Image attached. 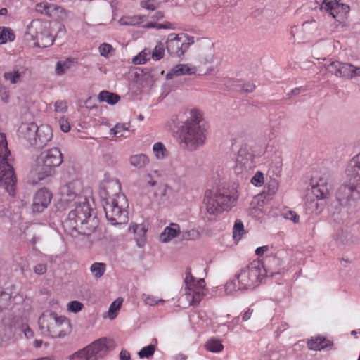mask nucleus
<instances>
[{
    "mask_svg": "<svg viewBox=\"0 0 360 360\" xmlns=\"http://www.w3.org/2000/svg\"><path fill=\"white\" fill-rule=\"evenodd\" d=\"M77 61L75 58H68L65 60L58 61L56 66V73L58 75H62L65 73L68 70H69L71 68H72Z\"/></svg>",
    "mask_w": 360,
    "mask_h": 360,
    "instance_id": "nucleus-28",
    "label": "nucleus"
},
{
    "mask_svg": "<svg viewBox=\"0 0 360 360\" xmlns=\"http://www.w3.org/2000/svg\"><path fill=\"white\" fill-rule=\"evenodd\" d=\"M144 301L146 304H149V305H155L158 302H163L162 300H155L154 297H150L149 295L146 296L145 298H144Z\"/></svg>",
    "mask_w": 360,
    "mask_h": 360,
    "instance_id": "nucleus-59",
    "label": "nucleus"
},
{
    "mask_svg": "<svg viewBox=\"0 0 360 360\" xmlns=\"http://www.w3.org/2000/svg\"><path fill=\"white\" fill-rule=\"evenodd\" d=\"M244 233L245 231L243 224L240 220L237 219L235 221L233 229V238L234 240L238 242Z\"/></svg>",
    "mask_w": 360,
    "mask_h": 360,
    "instance_id": "nucleus-37",
    "label": "nucleus"
},
{
    "mask_svg": "<svg viewBox=\"0 0 360 360\" xmlns=\"http://www.w3.org/2000/svg\"><path fill=\"white\" fill-rule=\"evenodd\" d=\"M336 199L341 206L353 207L360 199V187L354 184H343L337 190Z\"/></svg>",
    "mask_w": 360,
    "mask_h": 360,
    "instance_id": "nucleus-14",
    "label": "nucleus"
},
{
    "mask_svg": "<svg viewBox=\"0 0 360 360\" xmlns=\"http://www.w3.org/2000/svg\"><path fill=\"white\" fill-rule=\"evenodd\" d=\"M11 290L6 288L5 290L1 291L0 293V302L4 306H7L11 298Z\"/></svg>",
    "mask_w": 360,
    "mask_h": 360,
    "instance_id": "nucleus-46",
    "label": "nucleus"
},
{
    "mask_svg": "<svg viewBox=\"0 0 360 360\" xmlns=\"http://www.w3.org/2000/svg\"><path fill=\"white\" fill-rule=\"evenodd\" d=\"M46 6V1L41 2V3H39V4H36L35 9H36L37 12L40 13L41 14H44V15Z\"/></svg>",
    "mask_w": 360,
    "mask_h": 360,
    "instance_id": "nucleus-58",
    "label": "nucleus"
},
{
    "mask_svg": "<svg viewBox=\"0 0 360 360\" xmlns=\"http://www.w3.org/2000/svg\"><path fill=\"white\" fill-rule=\"evenodd\" d=\"M59 126L60 129L64 132H68L70 129V125L68 121L63 117L59 120Z\"/></svg>",
    "mask_w": 360,
    "mask_h": 360,
    "instance_id": "nucleus-55",
    "label": "nucleus"
},
{
    "mask_svg": "<svg viewBox=\"0 0 360 360\" xmlns=\"http://www.w3.org/2000/svg\"><path fill=\"white\" fill-rule=\"evenodd\" d=\"M38 323L41 333L52 338L64 337L70 332V321L55 312L44 311L39 317Z\"/></svg>",
    "mask_w": 360,
    "mask_h": 360,
    "instance_id": "nucleus-4",
    "label": "nucleus"
},
{
    "mask_svg": "<svg viewBox=\"0 0 360 360\" xmlns=\"http://www.w3.org/2000/svg\"><path fill=\"white\" fill-rule=\"evenodd\" d=\"M140 6L149 11H155L157 8L156 1L143 0L140 2Z\"/></svg>",
    "mask_w": 360,
    "mask_h": 360,
    "instance_id": "nucleus-49",
    "label": "nucleus"
},
{
    "mask_svg": "<svg viewBox=\"0 0 360 360\" xmlns=\"http://www.w3.org/2000/svg\"><path fill=\"white\" fill-rule=\"evenodd\" d=\"M198 60L201 64L212 63L214 61L213 45L208 46L207 49L202 50L198 56Z\"/></svg>",
    "mask_w": 360,
    "mask_h": 360,
    "instance_id": "nucleus-32",
    "label": "nucleus"
},
{
    "mask_svg": "<svg viewBox=\"0 0 360 360\" xmlns=\"http://www.w3.org/2000/svg\"><path fill=\"white\" fill-rule=\"evenodd\" d=\"M186 288L184 297L189 306H196L205 295V283L204 279L195 281L191 270L188 269L185 277Z\"/></svg>",
    "mask_w": 360,
    "mask_h": 360,
    "instance_id": "nucleus-9",
    "label": "nucleus"
},
{
    "mask_svg": "<svg viewBox=\"0 0 360 360\" xmlns=\"http://www.w3.org/2000/svg\"><path fill=\"white\" fill-rule=\"evenodd\" d=\"M112 50L111 45L103 43L99 46V52L102 56H107V55Z\"/></svg>",
    "mask_w": 360,
    "mask_h": 360,
    "instance_id": "nucleus-52",
    "label": "nucleus"
},
{
    "mask_svg": "<svg viewBox=\"0 0 360 360\" xmlns=\"http://www.w3.org/2000/svg\"><path fill=\"white\" fill-rule=\"evenodd\" d=\"M327 70L338 77L352 79L360 77V67L350 63L333 61L326 66Z\"/></svg>",
    "mask_w": 360,
    "mask_h": 360,
    "instance_id": "nucleus-16",
    "label": "nucleus"
},
{
    "mask_svg": "<svg viewBox=\"0 0 360 360\" xmlns=\"http://www.w3.org/2000/svg\"><path fill=\"white\" fill-rule=\"evenodd\" d=\"M206 137V129L200 112L191 110L189 117L179 128L181 143L184 145L186 149L195 151L204 145Z\"/></svg>",
    "mask_w": 360,
    "mask_h": 360,
    "instance_id": "nucleus-2",
    "label": "nucleus"
},
{
    "mask_svg": "<svg viewBox=\"0 0 360 360\" xmlns=\"http://www.w3.org/2000/svg\"><path fill=\"white\" fill-rule=\"evenodd\" d=\"M235 201V198L226 191L207 190L205 192L203 203L210 214L218 215L228 210Z\"/></svg>",
    "mask_w": 360,
    "mask_h": 360,
    "instance_id": "nucleus-6",
    "label": "nucleus"
},
{
    "mask_svg": "<svg viewBox=\"0 0 360 360\" xmlns=\"http://www.w3.org/2000/svg\"><path fill=\"white\" fill-rule=\"evenodd\" d=\"M278 182L276 179H271L270 181L267 184V186L266 190L264 191V194L265 195V198L273 196L278 191Z\"/></svg>",
    "mask_w": 360,
    "mask_h": 360,
    "instance_id": "nucleus-39",
    "label": "nucleus"
},
{
    "mask_svg": "<svg viewBox=\"0 0 360 360\" xmlns=\"http://www.w3.org/2000/svg\"><path fill=\"white\" fill-rule=\"evenodd\" d=\"M148 162V157L143 153L134 155L129 158L130 165L137 169L144 168Z\"/></svg>",
    "mask_w": 360,
    "mask_h": 360,
    "instance_id": "nucleus-31",
    "label": "nucleus"
},
{
    "mask_svg": "<svg viewBox=\"0 0 360 360\" xmlns=\"http://www.w3.org/2000/svg\"><path fill=\"white\" fill-rule=\"evenodd\" d=\"M127 206V201L123 194H117L106 198L103 209L107 219L113 225L126 224L128 219L125 210Z\"/></svg>",
    "mask_w": 360,
    "mask_h": 360,
    "instance_id": "nucleus-7",
    "label": "nucleus"
},
{
    "mask_svg": "<svg viewBox=\"0 0 360 360\" xmlns=\"http://www.w3.org/2000/svg\"><path fill=\"white\" fill-rule=\"evenodd\" d=\"M146 28H157V29H162V28H167V26L164 24H157L155 22H148L146 25L143 26Z\"/></svg>",
    "mask_w": 360,
    "mask_h": 360,
    "instance_id": "nucleus-57",
    "label": "nucleus"
},
{
    "mask_svg": "<svg viewBox=\"0 0 360 360\" xmlns=\"http://www.w3.org/2000/svg\"><path fill=\"white\" fill-rule=\"evenodd\" d=\"M333 179L330 174L322 175L311 188L312 195L317 200L316 202L313 201V206H315L316 210L321 212L323 207L324 202H319L318 200H324L328 198L330 195V191L332 189Z\"/></svg>",
    "mask_w": 360,
    "mask_h": 360,
    "instance_id": "nucleus-12",
    "label": "nucleus"
},
{
    "mask_svg": "<svg viewBox=\"0 0 360 360\" xmlns=\"http://www.w3.org/2000/svg\"><path fill=\"white\" fill-rule=\"evenodd\" d=\"M197 72V68L191 64H178L173 67L166 75L167 79H171L174 77L182 75H192Z\"/></svg>",
    "mask_w": 360,
    "mask_h": 360,
    "instance_id": "nucleus-23",
    "label": "nucleus"
},
{
    "mask_svg": "<svg viewBox=\"0 0 360 360\" xmlns=\"http://www.w3.org/2000/svg\"><path fill=\"white\" fill-rule=\"evenodd\" d=\"M61 8L56 4L46 2L44 15L51 17L56 14Z\"/></svg>",
    "mask_w": 360,
    "mask_h": 360,
    "instance_id": "nucleus-47",
    "label": "nucleus"
},
{
    "mask_svg": "<svg viewBox=\"0 0 360 360\" xmlns=\"http://www.w3.org/2000/svg\"><path fill=\"white\" fill-rule=\"evenodd\" d=\"M206 348L210 352H218L222 350L223 345L219 340L211 339L207 342Z\"/></svg>",
    "mask_w": 360,
    "mask_h": 360,
    "instance_id": "nucleus-40",
    "label": "nucleus"
},
{
    "mask_svg": "<svg viewBox=\"0 0 360 360\" xmlns=\"http://www.w3.org/2000/svg\"><path fill=\"white\" fill-rule=\"evenodd\" d=\"M255 158L251 147L246 143L241 145L236 156L235 174L241 178L248 177L255 168Z\"/></svg>",
    "mask_w": 360,
    "mask_h": 360,
    "instance_id": "nucleus-8",
    "label": "nucleus"
},
{
    "mask_svg": "<svg viewBox=\"0 0 360 360\" xmlns=\"http://www.w3.org/2000/svg\"><path fill=\"white\" fill-rule=\"evenodd\" d=\"M37 127L38 126L34 122L22 123L18 129L19 135L26 139L31 146L34 134L37 131Z\"/></svg>",
    "mask_w": 360,
    "mask_h": 360,
    "instance_id": "nucleus-25",
    "label": "nucleus"
},
{
    "mask_svg": "<svg viewBox=\"0 0 360 360\" xmlns=\"http://www.w3.org/2000/svg\"><path fill=\"white\" fill-rule=\"evenodd\" d=\"M120 360H130V354L127 350H122L120 354Z\"/></svg>",
    "mask_w": 360,
    "mask_h": 360,
    "instance_id": "nucleus-64",
    "label": "nucleus"
},
{
    "mask_svg": "<svg viewBox=\"0 0 360 360\" xmlns=\"http://www.w3.org/2000/svg\"><path fill=\"white\" fill-rule=\"evenodd\" d=\"M334 239L338 244H344L349 240L350 235L343 230H339L336 232Z\"/></svg>",
    "mask_w": 360,
    "mask_h": 360,
    "instance_id": "nucleus-42",
    "label": "nucleus"
},
{
    "mask_svg": "<svg viewBox=\"0 0 360 360\" xmlns=\"http://www.w3.org/2000/svg\"><path fill=\"white\" fill-rule=\"evenodd\" d=\"M242 290V288H239V284L237 281V276H236L235 279L227 282L225 285V291L228 295H231L238 290Z\"/></svg>",
    "mask_w": 360,
    "mask_h": 360,
    "instance_id": "nucleus-41",
    "label": "nucleus"
},
{
    "mask_svg": "<svg viewBox=\"0 0 360 360\" xmlns=\"http://www.w3.org/2000/svg\"><path fill=\"white\" fill-rule=\"evenodd\" d=\"M47 271V265L46 264H38L34 267V272L38 275H42Z\"/></svg>",
    "mask_w": 360,
    "mask_h": 360,
    "instance_id": "nucleus-54",
    "label": "nucleus"
},
{
    "mask_svg": "<svg viewBox=\"0 0 360 360\" xmlns=\"http://www.w3.org/2000/svg\"><path fill=\"white\" fill-rule=\"evenodd\" d=\"M31 146L35 148H42L51 140L53 137L52 129L46 124H41L37 127V131Z\"/></svg>",
    "mask_w": 360,
    "mask_h": 360,
    "instance_id": "nucleus-19",
    "label": "nucleus"
},
{
    "mask_svg": "<svg viewBox=\"0 0 360 360\" xmlns=\"http://www.w3.org/2000/svg\"><path fill=\"white\" fill-rule=\"evenodd\" d=\"M345 175L349 183L360 187V153L353 157L347 163Z\"/></svg>",
    "mask_w": 360,
    "mask_h": 360,
    "instance_id": "nucleus-17",
    "label": "nucleus"
},
{
    "mask_svg": "<svg viewBox=\"0 0 360 360\" xmlns=\"http://www.w3.org/2000/svg\"><path fill=\"white\" fill-rule=\"evenodd\" d=\"M54 106H55V111L56 112L64 113L68 110L67 102L65 101H61V100L57 101L55 103Z\"/></svg>",
    "mask_w": 360,
    "mask_h": 360,
    "instance_id": "nucleus-50",
    "label": "nucleus"
},
{
    "mask_svg": "<svg viewBox=\"0 0 360 360\" xmlns=\"http://www.w3.org/2000/svg\"><path fill=\"white\" fill-rule=\"evenodd\" d=\"M106 264L102 262H94L90 267V271L94 277L96 279L100 278L105 272Z\"/></svg>",
    "mask_w": 360,
    "mask_h": 360,
    "instance_id": "nucleus-35",
    "label": "nucleus"
},
{
    "mask_svg": "<svg viewBox=\"0 0 360 360\" xmlns=\"http://www.w3.org/2000/svg\"><path fill=\"white\" fill-rule=\"evenodd\" d=\"M251 183L256 186H260L264 183V175L261 172H257L251 179Z\"/></svg>",
    "mask_w": 360,
    "mask_h": 360,
    "instance_id": "nucleus-51",
    "label": "nucleus"
},
{
    "mask_svg": "<svg viewBox=\"0 0 360 360\" xmlns=\"http://www.w3.org/2000/svg\"><path fill=\"white\" fill-rule=\"evenodd\" d=\"M128 130L126 124H117L115 127L110 129V134L116 136H122L123 132Z\"/></svg>",
    "mask_w": 360,
    "mask_h": 360,
    "instance_id": "nucleus-44",
    "label": "nucleus"
},
{
    "mask_svg": "<svg viewBox=\"0 0 360 360\" xmlns=\"http://www.w3.org/2000/svg\"><path fill=\"white\" fill-rule=\"evenodd\" d=\"M143 16H127L120 19L119 22L121 25L134 26L141 24L143 22Z\"/></svg>",
    "mask_w": 360,
    "mask_h": 360,
    "instance_id": "nucleus-36",
    "label": "nucleus"
},
{
    "mask_svg": "<svg viewBox=\"0 0 360 360\" xmlns=\"http://www.w3.org/2000/svg\"><path fill=\"white\" fill-rule=\"evenodd\" d=\"M27 70L28 68L27 67L16 65L11 70L4 72V78L11 84H15L22 82Z\"/></svg>",
    "mask_w": 360,
    "mask_h": 360,
    "instance_id": "nucleus-22",
    "label": "nucleus"
},
{
    "mask_svg": "<svg viewBox=\"0 0 360 360\" xmlns=\"http://www.w3.org/2000/svg\"><path fill=\"white\" fill-rule=\"evenodd\" d=\"M84 307V304L79 301H71L68 304V309L73 313L80 311Z\"/></svg>",
    "mask_w": 360,
    "mask_h": 360,
    "instance_id": "nucleus-48",
    "label": "nucleus"
},
{
    "mask_svg": "<svg viewBox=\"0 0 360 360\" xmlns=\"http://www.w3.org/2000/svg\"><path fill=\"white\" fill-rule=\"evenodd\" d=\"M52 198L51 193L46 188H41L37 191L33 198L32 208L34 212H43L50 204Z\"/></svg>",
    "mask_w": 360,
    "mask_h": 360,
    "instance_id": "nucleus-18",
    "label": "nucleus"
},
{
    "mask_svg": "<svg viewBox=\"0 0 360 360\" xmlns=\"http://www.w3.org/2000/svg\"><path fill=\"white\" fill-rule=\"evenodd\" d=\"M15 38V35L10 27H0V44L13 41Z\"/></svg>",
    "mask_w": 360,
    "mask_h": 360,
    "instance_id": "nucleus-34",
    "label": "nucleus"
},
{
    "mask_svg": "<svg viewBox=\"0 0 360 360\" xmlns=\"http://www.w3.org/2000/svg\"><path fill=\"white\" fill-rule=\"evenodd\" d=\"M193 43V41L189 39L186 34L172 33L168 35L166 48L170 55L180 57L184 54Z\"/></svg>",
    "mask_w": 360,
    "mask_h": 360,
    "instance_id": "nucleus-15",
    "label": "nucleus"
},
{
    "mask_svg": "<svg viewBox=\"0 0 360 360\" xmlns=\"http://www.w3.org/2000/svg\"><path fill=\"white\" fill-rule=\"evenodd\" d=\"M82 189V184L78 180L68 183L60 188L62 200L64 202H72L74 203L78 197H83L79 193Z\"/></svg>",
    "mask_w": 360,
    "mask_h": 360,
    "instance_id": "nucleus-20",
    "label": "nucleus"
},
{
    "mask_svg": "<svg viewBox=\"0 0 360 360\" xmlns=\"http://www.w3.org/2000/svg\"><path fill=\"white\" fill-rule=\"evenodd\" d=\"M6 135L0 133V188L10 195L14 196L17 179L13 167L8 162L10 151L8 149Z\"/></svg>",
    "mask_w": 360,
    "mask_h": 360,
    "instance_id": "nucleus-3",
    "label": "nucleus"
},
{
    "mask_svg": "<svg viewBox=\"0 0 360 360\" xmlns=\"http://www.w3.org/2000/svg\"><path fill=\"white\" fill-rule=\"evenodd\" d=\"M255 89V85L253 84H250V83L245 84L242 87L243 91H244L245 92H252Z\"/></svg>",
    "mask_w": 360,
    "mask_h": 360,
    "instance_id": "nucleus-60",
    "label": "nucleus"
},
{
    "mask_svg": "<svg viewBox=\"0 0 360 360\" xmlns=\"http://www.w3.org/2000/svg\"><path fill=\"white\" fill-rule=\"evenodd\" d=\"M145 61H146V59L141 54L135 56L133 58V63L136 65L143 64L145 63Z\"/></svg>",
    "mask_w": 360,
    "mask_h": 360,
    "instance_id": "nucleus-61",
    "label": "nucleus"
},
{
    "mask_svg": "<svg viewBox=\"0 0 360 360\" xmlns=\"http://www.w3.org/2000/svg\"><path fill=\"white\" fill-rule=\"evenodd\" d=\"M63 162V155L58 148H52L41 153L37 158L34 173L39 180H44L55 173V168Z\"/></svg>",
    "mask_w": 360,
    "mask_h": 360,
    "instance_id": "nucleus-5",
    "label": "nucleus"
},
{
    "mask_svg": "<svg viewBox=\"0 0 360 360\" xmlns=\"http://www.w3.org/2000/svg\"><path fill=\"white\" fill-rule=\"evenodd\" d=\"M130 229H132L134 233L136 245L139 248L143 247L146 241L147 228L146 226L144 224H134Z\"/></svg>",
    "mask_w": 360,
    "mask_h": 360,
    "instance_id": "nucleus-26",
    "label": "nucleus"
},
{
    "mask_svg": "<svg viewBox=\"0 0 360 360\" xmlns=\"http://www.w3.org/2000/svg\"><path fill=\"white\" fill-rule=\"evenodd\" d=\"M110 342V340L105 338H100L70 355L69 356L70 360H74L75 359L80 360L102 359L108 351V343Z\"/></svg>",
    "mask_w": 360,
    "mask_h": 360,
    "instance_id": "nucleus-10",
    "label": "nucleus"
},
{
    "mask_svg": "<svg viewBox=\"0 0 360 360\" xmlns=\"http://www.w3.org/2000/svg\"><path fill=\"white\" fill-rule=\"evenodd\" d=\"M153 150L155 157L159 160H162L167 156V150L160 142H157L153 145Z\"/></svg>",
    "mask_w": 360,
    "mask_h": 360,
    "instance_id": "nucleus-38",
    "label": "nucleus"
},
{
    "mask_svg": "<svg viewBox=\"0 0 360 360\" xmlns=\"http://www.w3.org/2000/svg\"><path fill=\"white\" fill-rule=\"evenodd\" d=\"M262 271L259 262L256 261L243 268L237 275L239 288L248 289L257 285L262 276Z\"/></svg>",
    "mask_w": 360,
    "mask_h": 360,
    "instance_id": "nucleus-11",
    "label": "nucleus"
},
{
    "mask_svg": "<svg viewBox=\"0 0 360 360\" xmlns=\"http://www.w3.org/2000/svg\"><path fill=\"white\" fill-rule=\"evenodd\" d=\"M122 302V298L118 297L110 304L108 311V316L110 320H113L117 317Z\"/></svg>",
    "mask_w": 360,
    "mask_h": 360,
    "instance_id": "nucleus-33",
    "label": "nucleus"
},
{
    "mask_svg": "<svg viewBox=\"0 0 360 360\" xmlns=\"http://www.w3.org/2000/svg\"><path fill=\"white\" fill-rule=\"evenodd\" d=\"M165 53V48L162 43H159L156 45L155 47L153 53H152V58L154 60H160L164 56Z\"/></svg>",
    "mask_w": 360,
    "mask_h": 360,
    "instance_id": "nucleus-45",
    "label": "nucleus"
},
{
    "mask_svg": "<svg viewBox=\"0 0 360 360\" xmlns=\"http://www.w3.org/2000/svg\"><path fill=\"white\" fill-rule=\"evenodd\" d=\"M155 346L153 345H149L145 347H143V349H141L139 352L138 353V355L139 356V358L141 359H148L150 358V356H153V354H154L155 352Z\"/></svg>",
    "mask_w": 360,
    "mask_h": 360,
    "instance_id": "nucleus-43",
    "label": "nucleus"
},
{
    "mask_svg": "<svg viewBox=\"0 0 360 360\" xmlns=\"http://www.w3.org/2000/svg\"><path fill=\"white\" fill-rule=\"evenodd\" d=\"M269 250V247L267 245L259 247L256 249L255 253L258 256H262L264 252Z\"/></svg>",
    "mask_w": 360,
    "mask_h": 360,
    "instance_id": "nucleus-62",
    "label": "nucleus"
},
{
    "mask_svg": "<svg viewBox=\"0 0 360 360\" xmlns=\"http://www.w3.org/2000/svg\"><path fill=\"white\" fill-rule=\"evenodd\" d=\"M285 218L287 219L292 220L294 223L299 222L300 216L295 212L289 211L285 214Z\"/></svg>",
    "mask_w": 360,
    "mask_h": 360,
    "instance_id": "nucleus-56",
    "label": "nucleus"
},
{
    "mask_svg": "<svg viewBox=\"0 0 360 360\" xmlns=\"http://www.w3.org/2000/svg\"><path fill=\"white\" fill-rule=\"evenodd\" d=\"M73 206L75 208L70 211L63 223L64 231L74 238L92 234L98 228L99 220L91 214L87 198L78 197Z\"/></svg>",
    "mask_w": 360,
    "mask_h": 360,
    "instance_id": "nucleus-1",
    "label": "nucleus"
},
{
    "mask_svg": "<svg viewBox=\"0 0 360 360\" xmlns=\"http://www.w3.org/2000/svg\"><path fill=\"white\" fill-rule=\"evenodd\" d=\"M169 188V186L166 184H162L158 186V189L155 192V195L156 196H159L160 198L165 197L167 195V192Z\"/></svg>",
    "mask_w": 360,
    "mask_h": 360,
    "instance_id": "nucleus-53",
    "label": "nucleus"
},
{
    "mask_svg": "<svg viewBox=\"0 0 360 360\" xmlns=\"http://www.w3.org/2000/svg\"><path fill=\"white\" fill-rule=\"evenodd\" d=\"M253 313V309H248L243 315L242 316V319L243 321H247L248 320H249L252 316Z\"/></svg>",
    "mask_w": 360,
    "mask_h": 360,
    "instance_id": "nucleus-63",
    "label": "nucleus"
},
{
    "mask_svg": "<svg viewBox=\"0 0 360 360\" xmlns=\"http://www.w3.org/2000/svg\"><path fill=\"white\" fill-rule=\"evenodd\" d=\"M173 170L176 176L184 177L190 172L191 167L186 160L179 159L173 162Z\"/></svg>",
    "mask_w": 360,
    "mask_h": 360,
    "instance_id": "nucleus-27",
    "label": "nucleus"
},
{
    "mask_svg": "<svg viewBox=\"0 0 360 360\" xmlns=\"http://www.w3.org/2000/svg\"><path fill=\"white\" fill-rule=\"evenodd\" d=\"M26 34L34 41L39 47H48L53 44V38L45 29L44 24L39 20H32L27 27Z\"/></svg>",
    "mask_w": 360,
    "mask_h": 360,
    "instance_id": "nucleus-13",
    "label": "nucleus"
},
{
    "mask_svg": "<svg viewBox=\"0 0 360 360\" xmlns=\"http://www.w3.org/2000/svg\"><path fill=\"white\" fill-rule=\"evenodd\" d=\"M321 8L329 11L333 18L339 15H345L349 11L348 5L339 3L338 0H323Z\"/></svg>",
    "mask_w": 360,
    "mask_h": 360,
    "instance_id": "nucleus-21",
    "label": "nucleus"
},
{
    "mask_svg": "<svg viewBox=\"0 0 360 360\" xmlns=\"http://www.w3.org/2000/svg\"><path fill=\"white\" fill-rule=\"evenodd\" d=\"M309 349L314 350H321L331 345L330 340H326L323 337H317L314 339H311L307 342Z\"/></svg>",
    "mask_w": 360,
    "mask_h": 360,
    "instance_id": "nucleus-30",
    "label": "nucleus"
},
{
    "mask_svg": "<svg viewBox=\"0 0 360 360\" xmlns=\"http://www.w3.org/2000/svg\"><path fill=\"white\" fill-rule=\"evenodd\" d=\"M181 233L180 226L176 223H171L169 226H166L160 234L159 240L161 243H167L179 237Z\"/></svg>",
    "mask_w": 360,
    "mask_h": 360,
    "instance_id": "nucleus-24",
    "label": "nucleus"
},
{
    "mask_svg": "<svg viewBox=\"0 0 360 360\" xmlns=\"http://www.w3.org/2000/svg\"><path fill=\"white\" fill-rule=\"evenodd\" d=\"M98 100L99 102H105L109 105H115L120 100V97L115 93L103 90L99 93Z\"/></svg>",
    "mask_w": 360,
    "mask_h": 360,
    "instance_id": "nucleus-29",
    "label": "nucleus"
}]
</instances>
